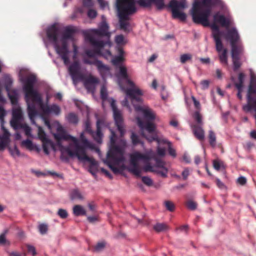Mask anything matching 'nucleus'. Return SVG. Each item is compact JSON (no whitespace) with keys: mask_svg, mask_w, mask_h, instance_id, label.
I'll return each instance as SVG.
<instances>
[{"mask_svg":"<svg viewBox=\"0 0 256 256\" xmlns=\"http://www.w3.org/2000/svg\"><path fill=\"white\" fill-rule=\"evenodd\" d=\"M186 206L189 210H194L196 209L198 204L192 200H188L186 202Z\"/></svg>","mask_w":256,"mask_h":256,"instance_id":"58836bf2","label":"nucleus"},{"mask_svg":"<svg viewBox=\"0 0 256 256\" xmlns=\"http://www.w3.org/2000/svg\"><path fill=\"white\" fill-rule=\"evenodd\" d=\"M200 84L202 89H207L209 86L210 82L208 80H204L200 82Z\"/></svg>","mask_w":256,"mask_h":256,"instance_id":"774afa93","label":"nucleus"},{"mask_svg":"<svg viewBox=\"0 0 256 256\" xmlns=\"http://www.w3.org/2000/svg\"><path fill=\"white\" fill-rule=\"evenodd\" d=\"M227 50L224 49L222 52L219 55V58L221 63L224 64H228Z\"/></svg>","mask_w":256,"mask_h":256,"instance_id":"2f4dec72","label":"nucleus"},{"mask_svg":"<svg viewBox=\"0 0 256 256\" xmlns=\"http://www.w3.org/2000/svg\"><path fill=\"white\" fill-rule=\"evenodd\" d=\"M220 3V0H202L195 2L191 10L193 22L204 26H208V18L211 14L212 7L218 5Z\"/></svg>","mask_w":256,"mask_h":256,"instance_id":"39448f33","label":"nucleus"},{"mask_svg":"<svg viewBox=\"0 0 256 256\" xmlns=\"http://www.w3.org/2000/svg\"><path fill=\"white\" fill-rule=\"evenodd\" d=\"M216 42V50L218 52H222L223 50V44L220 39V36H218L217 35L215 36L214 38Z\"/></svg>","mask_w":256,"mask_h":256,"instance_id":"c85d7f7f","label":"nucleus"},{"mask_svg":"<svg viewBox=\"0 0 256 256\" xmlns=\"http://www.w3.org/2000/svg\"><path fill=\"white\" fill-rule=\"evenodd\" d=\"M136 3L142 8H150L154 4L158 10L165 7L164 0H138Z\"/></svg>","mask_w":256,"mask_h":256,"instance_id":"ddd939ff","label":"nucleus"},{"mask_svg":"<svg viewBox=\"0 0 256 256\" xmlns=\"http://www.w3.org/2000/svg\"><path fill=\"white\" fill-rule=\"evenodd\" d=\"M20 80L24 83L23 89L24 92V98L28 106V112L30 119L34 122V118L38 114L36 106H38L44 116L50 114L58 115L60 108L56 104L50 106L44 104L41 94L34 89V85L36 81V76L30 74L26 78H21Z\"/></svg>","mask_w":256,"mask_h":256,"instance_id":"f03ea898","label":"nucleus"},{"mask_svg":"<svg viewBox=\"0 0 256 256\" xmlns=\"http://www.w3.org/2000/svg\"><path fill=\"white\" fill-rule=\"evenodd\" d=\"M73 213L76 216H84L86 212L80 205H76L73 208Z\"/></svg>","mask_w":256,"mask_h":256,"instance_id":"a878e982","label":"nucleus"},{"mask_svg":"<svg viewBox=\"0 0 256 256\" xmlns=\"http://www.w3.org/2000/svg\"><path fill=\"white\" fill-rule=\"evenodd\" d=\"M58 132L54 135V138L58 142L62 140H70L72 142H76V138L74 137L70 134H68L63 130H60V128H58Z\"/></svg>","mask_w":256,"mask_h":256,"instance_id":"412c9836","label":"nucleus"},{"mask_svg":"<svg viewBox=\"0 0 256 256\" xmlns=\"http://www.w3.org/2000/svg\"><path fill=\"white\" fill-rule=\"evenodd\" d=\"M27 249L28 252L31 253L33 256H36V254L35 248L30 245L27 246Z\"/></svg>","mask_w":256,"mask_h":256,"instance_id":"e2e57ef3","label":"nucleus"},{"mask_svg":"<svg viewBox=\"0 0 256 256\" xmlns=\"http://www.w3.org/2000/svg\"><path fill=\"white\" fill-rule=\"evenodd\" d=\"M115 41L118 44H123L124 41V36L122 34L118 35L115 38Z\"/></svg>","mask_w":256,"mask_h":256,"instance_id":"4d7b16f0","label":"nucleus"},{"mask_svg":"<svg viewBox=\"0 0 256 256\" xmlns=\"http://www.w3.org/2000/svg\"><path fill=\"white\" fill-rule=\"evenodd\" d=\"M153 229L157 232H164L168 229V226L164 223L158 222L152 226Z\"/></svg>","mask_w":256,"mask_h":256,"instance_id":"b1692460","label":"nucleus"},{"mask_svg":"<svg viewBox=\"0 0 256 256\" xmlns=\"http://www.w3.org/2000/svg\"><path fill=\"white\" fill-rule=\"evenodd\" d=\"M18 128H23L24 130L26 135L30 136L31 132V128L26 124H20L18 126Z\"/></svg>","mask_w":256,"mask_h":256,"instance_id":"37998d69","label":"nucleus"},{"mask_svg":"<svg viewBox=\"0 0 256 256\" xmlns=\"http://www.w3.org/2000/svg\"><path fill=\"white\" fill-rule=\"evenodd\" d=\"M168 6L171 8L173 18L179 19L182 22L186 21V14L180 11V9L182 10L186 7L185 0L178 2L176 0H171Z\"/></svg>","mask_w":256,"mask_h":256,"instance_id":"9b49d317","label":"nucleus"},{"mask_svg":"<svg viewBox=\"0 0 256 256\" xmlns=\"http://www.w3.org/2000/svg\"><path fill=\"white\" fill-rule=\"evenodd\" d=\"M10 132L6 129L4 128V134L2 136H0V140H4L10 143Z\"/></svg>","mask_w":256,"mask_h":256,"instance_id":"4c0bfd02","label":"nucleus"},{"mask_svg":"<svg viewBox=\"0 0 256 256\" xmlns=\"http://www.w3.org/2000/svg\"><path fill=\"white\" fill-rule=\"evenodd\" d=\"M22 144L25 146L27 148L29 149H32V142L28 139L22 142Z\"/></svg>","mask_w":256,"mask_h":256,"instance_id":"13d9d810","label":"nucleus"},{"mask_svg":"<svg viewBox=\"0 0 256 256\" xmlns=\"http://www.w3.org/2000/svg\"><path fill=\"white\" fill-rule=\"evenodd\" d=\"M22 118V110L18 108L14 110L12 113V118L10 122L12 126L15 130L18 129V126L22 124L20 121Z\"/></svg>","mask_w":256,"mask_h":256,"instance_id":"2eb2a0df","label":"nucleus"},{"mask_svg":"<svg viewBox=\"0 0 256 256\" xmlns=\"http://www.w3.org/2000/svg\"><path fill=\"white\" fill-rule=\"evenodd\" d=\"M162 142L164 144H168V154L173 158H176V150L172 147V144L170 142L166 140H163Z\"/></svg>","mask_w":256,"mask_h":256,"instance_id":"473e14b6","label":"nucleus"},{"mask_svg":"<svg viewBox=\"0 0 256 256\" xmlns=\"http://www.w3.org/2000/svg\"><path fill=\"white\" fill-rule=\"evenodd\" d=\"M10 99L11 101V102L13 104H16L18 102V97L16 94H10L9 95Z\"/></svg>","mask_w":256,"mask_h":256,"instance_id":"680f3d73","label":"nucleus"},{"mask_svg":"<svg viewBox=\"0 0 256 256\" xmlns=\"http://www.w3.org/2000/svg\"><path fill=\"white\" fill-rule=\"evenodd\" d=\"M237 182L240 185L244 186L246 182V179L245 177L241 176L238 178Z\"/></svg>","mask_w":256,"mask_h":256,"instance_id":"0e129e2a","label":"nucleus"},{"mask_svg":"<svg viewBox=\"0 0 256 256\" xmlns=\"http://www.w3.org/2000/svg\"><path fill=\"white\" fill-rule=\"evenodd\" d=\"M118 68H119L118 76L120 78L126 80L127 84L130 86L134 87V82L128 78L126 67L123 66H120Z\"/></svg>","mask_w":256,"mask_h":256,"instance_id":"6ab92c4d","label":"nucleus"},{"mask_svg":"<svg viewBox=\"0 0 256 256\" xmlns=\"http://www.w3.org/2000/svg\"><path fill=\"white\" fill-rule=\"evenodd\" d=\"M106 164H108V166H109V168L112 170V171L114 174H118L120 172V170L118 168L114 166L108 160L106 162Z\"/></svg>","mask_w":256,"mask_h":256,"instance_id":"3c124183","label":"nucleus"},{"mask_svg":"<svg viewBox=\"0 0 256 256\" xmlns=\"http://www.w3.org/2000/svg\"><path fill=\"white\" fill-rule=\"evenodd\" d=\"M108 24L105 21H102L98 29H92L84 32L86 40L89 42L93 49H87L84 50L86 56L83 57V62L86 64L95 66L104 80L110 75V68L109 66L98 60L97 57L102 56L108 59L111 56L112 54L110 50H104L106 44L110 46V43L100 40L96 38V36L109 38L110 33L108 32Z\"/></svg>","mask_w":256,"mask_h":256,"instance_id":"f257e3e1","label":"nucleus"},{"mask_svg":"<svg viewBox=\"0 0 256 256\" xmlns=\"http://www.w3.org/2000/svg\"><path fill=\"white\" fill-rule=\"evenodd\" d=\"M126 96L128 97L132 104L136 112H140L142 113L144 118L147 122H152L156 118L154 112L148 107H142L140 106L136 105L134 102H142L141 96L142 92L140 90L135 88H128L126 90Z\"/></svg>","mask_w":256,"mask_h":256,"instance_id":"6e6552de","label":"nucleus"},{"mask_svg":"<svg viewBox=\"0 0 256 256\" xmlns=\"http://www.w3.org/2000/svg\"><path fill=\"white\" fill-rule=\"evenodd\" d=\"M97 16V12L93 9H90L88 12V16L90 18H94Z\"/></svg>","mask_w":256,"mask_h":256,"instance_id":"6e6d98bb","label":"nucleus"},{"mask_svg":"<svg viewBox=\"0 0 256 256\" xmlns=\"http://www.w3.org/2000/svg\"><path fill=\"white\" fill-rule=\"evenodd\" d=\"M98 82V80L96 78L92 76H90L86 79L84 81V86L87 89L89 90L91 88L92 84H96Z\"/></svg>","mask_w":256,"mask_h":256,"instance_id":"5701e85b","label":"nucleus"},{"mask_svg":"<svg viewBox=\"0 0 256 256\" xmlns=\"http://www.w3.org/2000/svg\"><path fill=\"white\" fill-rule=\"evenodd\" d=\"M142 135L145 137L146 140H148L149 142H152V141H156L158 142H160V140H158L156 135L152 134L150 136H146L144 132H142Z\"/></svg>","mask_w":256,"mask_h":256,"instance_id":"8fccbe9b","label":"nucleus"},{"mask_svg":"<svg viewBox=\"0 0 256 256\" xmlns=\"http://www.w3.org/2000/svg\"><path fill=\"white\" fill-rule=\"evenodd\" d=\"M70 198L72 200H82L83 196L80 192L78 190H74L70 194Z\"/></svg>","mask_w":256,"mask_h":256,"instance_id":"f704fd0d","label":"nucleus"},{"mask_svg":"<svg viewBox=\"0 0 256 256\" xmlns=\"http://www.w3.org/2000/svg\"><path fill=\"white\" fill-rule=\"evenodd\" d=\"M101 120H98L96 122V132H94V131L90 136L94 138V140L98 143H101L102 142V134L101 131L100 124Z\"/></svg>","mask_w":256,"mask_h":256,"instance_id":"4be33fe9","label":"nucleus"},{"mask_svg":"<svg viewBox=\"0 0 256 256\" xmlns=\"http://www.w3.org/2000/svg\"><path fill=\"white\" fill-rule=\"evenodd\" d=\"M234 66V71H236L241 66L242 63L240 62V57H232Z\"/></svg>","mask_w":256,"mask_h":256,"instance_id":"72a5a7b5","label":"nucleus"},{"mask_svg":"<svg viewBox=\"0 0 256 256\" xmlns=\"http://www.w3.org/2000/svg\"><path fill=\"white\" fill-rule=\"evenodd\" d=\"M132 143L134 145H136L140 144L141 142L139 139L138 136L134 132H132L130 136Z\"/></svg>","mask_w":256,"mask_h":256,"instance_id":"c03bdc74","label":"nucleus"},{"mask_svg":"<svg viewBox=\"0 0 256 256\" xmlns=\"http://www.w3.org/2000/svg\"><path fill=\"white\" fill-rule=\"evenodd\" d=\"M135 4V0H116L120 27L124 32L128 31V16L136 12Z\"/></svg>","mask_w":256,"mask_h":256,"instance_id":"423d86ee","label":"nucleus"},{"mask_svg":"<svg viewBox=\"0 0 256 256\" xmlns=\"http://www.w3.org/2000/svg\"><path fill=\"white\" fill-rule=\"evenodd\" d=\"M83 4L86 7L90 8L94 4L92 0H83Z\"/></svg>","mask_w":256,"mask_h":256,"instance_id":"338daca9","label":"nucleus"},{"mask_svg":"<svg viewBox=\"0 0 256 256\" xmlns=\"http://www.w3.org/2000/svg\"><path fill=\"white\" fill-rule=\"evenodd\" d=\"M75 32L74 29L70 27H66L63 32L62 38L60 40L62 44L58 43V36L59 28L56 24H54L50 26L46 30V35L48 39L52 42L56 53L60 56L66 65L70 63L68 58L69 50L67 40L71 39Z\"/></svg>","mask_w":256,"mask_h":256,"instance_id":"20e7f679","label":"nucleus"},{"mask_svg":"<svg viewBox=\"0 0 256 256\" xmlns=\"http://www.w3.org/2000/svg\"><path fill=\"white\" fill-rule=\"evenodd\" d=\"M208 138L210 146L212 148L215 147L216 145V136L212 130H210L208 132Z\"/></svg>","mask_w":256,"mask_h":256,"instance_id":"7c9ffc66","label":"nucleus"},{"mask_svg":"<svg viewBox=\"0 0 256 256\" xmlns=\"http://www.w3.org/2000/svg\"><path fill=\"white\" fill-rule=\"evenodd\" d=\"M66 118L70 123L74 124H77L78 122V118L77 115L74 112L69 113L66 116Z\"/></svg>","mask_w":256,"mask_h":256,"instance_id":"cd10ccee","label":"nucleus"},{"mask_svg":"<svg viewBox=\"0 0 256 256\" xmlns=\"http://www.w3.org/2000/svg\"><path fill=\"white\" fill-rule=\"evenodd\" d=\"M142 180L146 185L149 186H152L153 184L152 180L148 176H142Z\"/></svg>","mask_w":256,"mask_h":256,"instance_id":"de8ad7c7","label":"nucleus"},{"mask_svg":"<svg viewBox=\"0 0 256 256\" xmlns=\"http://www.w3.org/2000/svg\"><path fill=\"white\" fill-rule=\"evenodd\" d=\"M192 102H194L195 108L196 109H198V110H200V102L198 100H197L194 96H192Z\"/></svg>","mask_w":256,"mask_h":256,"instance_id":"69168bd1","label":"nucleus"},{"mask_svg":"<svg viewBox=\"0 0 256 256\" xmlns=\"http://www.w3.org/2000/svg\"><path fill=\"white\" fill-rule=\"evenodd\" d=\"M42 148L44 153L46 154H49L48 147L52 144V142L49 139L42 141Z\"/></svg>","mask_w":256,"mask_h":256,"instance_id":"e433bc0d","label":"nucleus"},{"mask_svg":"<svg viewBox=\"0 0 256 256\" xmlns=\"http://www.w3.org/2000/svg\"><path fill=\"white\" fill-rule=\"evenodd\" d=\"M80 140L82 144V146L86 148H92V144L88 140L84 135V132L81 133L80 137Z\"/></svg>","mask_w":256,"mask_h":256,"instance_id":"bb28decb","label":"nucleus"},{"mask_svg":"<svg viewBox=\"0 0 256 256\" xmlns=\"http://www.w3.org/2000/svg\"><path fill=\"white\" fill-rule=\"evenodd\" d=\"M38 230L42 234H46L48 230V226L46 224H41L38 226Z\"/></svg>","mask_w":256,"mask_h":256,"instance_id":"79ce46f5","label":"nucleus"},{"mask_svg":"<svg viewBox=\"0 0 256 256\" xmlns=\"http://www.w3.org/2000/svg\"><path fill=\"white\" fill-rule=\"evenodd\" d=\"M192 58V56L190 54H184L181 55L180 57V62L182 64H184L187 61L190 60Z\"/></svg>","mask_w":256,"mask_h":256,"instance_id":"a18cd8bd","label":"nucleus"},{"mask_svg":"<svg viewBox=\"0 0 256 256\" xmlns=\"http://www.w3.org/2000/svg\"><path fill=\"white\" fill-rule=\"evenodd\" d=\"M116 134L112 130L110 136V149L107 154V158L115 164H118L124 160V151L120 146L116 145Z\"/></svg>","mask_w":256,"mask_h":256,"instance_id":"9d476101","label":"nucleus"},{"mask_svg":"<svg viewBox=\"0 0 256 256\" xmlns=\"http://www.w3.org/2000/svg\"><path fill=\"white\" fill-rule=\"evenodd\" d=\"M74 144V150L72 151L68 147L61 146L60 151L62 152L61 159L68 160V158L64 156V153H66L70 157L76 156L78 158L82 161H86L90 162V172L94 174L92 172V169H96L98 167L97 162L92 158L88 156L86 154V150L80 144L78 140L76 138V142H73Z\"/></svg>","mask_w":256,"mask_h":256,"instance_id":"0eeeda50","label":"nucleus"},{"mask_svg":"<svg viewBox=\"0 0 256 256\" xmlns=\"http://www.w3.org/2000/svg\"><path fill=\"white\" fill-rule=\"evenodd\" d=\"M226 40H230L232 46V57L240 56L242 52L243 46L240 36L236 28L229 29L226 35Z\"/></svg>","mask_w":256,"mask_h":256,"instance_id":"1a4fd4ad","label":"nucleus"},{"mask_svg":"<svg viewBox=\"0 0 256 256\" xmlns=\"http://www.w3.org/2000/svg\"><path fill=\"white\" fill-rule=\"evenodd\" d=\"M84 126H85V131L87 132H88V134H90V135L92 133V130L91 128V126H90V122L88 120H86V122H85V123H84Z\"/></svg>","mask_w":256,"mask_h":256,"instance_id":"5fc2aeb1","label":"nucleus"},{"mask_svg":"<svg viewBox=\"0 0 256 256\" xmlns=\"http://www.w3.org/2000/svg\"><path fill=\"white\" fill-rule=\"evenodd\" d=\"M202 126L198 124H191V128L194 136L200 141L204 140V132Z\"/></svg>","mask_w":256,"mask_h":256,"instance_id":"a211bd4d","label":"nucleus"},{"mask_svg":"<svg viewBox=\"0 0 256 256\" xmlns=\"http://www.w3.org/2000/svg\"><path fill=\"white\" fill-rule=\"evenodd\" d=\"M157 154L160 156H164L166 154V149L158 146L157 148Z\"/></svg>","mask_w":256,"mask_h":256,"instance_id":"052dcab7","label":"nucleus"},{"mask_svg":"<svg viewBox=\"0 0 256 256\" xmlns=\"http://www.w3.org/2000/svg\"><path fill=\"white\" fill-rule=\"evenodd\" d=\"M110 106L114 113V118L118 132H120V136H123L125 133V129L124 123V118L120 111L117 108L116 100L112 99Z\"/></svg>","mask_w":256,"mask_h":256,"instance_id":"f8f14e48","label":"nucleus"},{"mask_svg":"<svg viewBox=\"0 0 256 256\" xmlns=\"http://www.w3.org/2000/svg\"><path fill=\"white\" fill-rule=\"evenodd\" d=\"M100 96L103 100L107 99L108 93L106 88L104 87H102L100 90Z\"/></svg>","mask_w":256,"mask_h":256,"instance_id":"864d4df0","label":"nucleus"},{"mask_svg":"<svg viewBox=\"0 0 256 256\" xmlns=\"http://www.w3.org/2000/svg\"><path fill=\"white\" fill-rule=\"evenodd\" d=\"M38 136L42 141L46 140L48 139L46 138V134L44 131L40 126H38Z\"/></svg>","mask_w":256,"mask_h":256,"instance_id":"ea45409f","label":"nucleus"},{"mask_svg":"<svg viewBox=\"0 0 256 256\" xmlns=\"http://www.w3.org/2000/svg\"><path fill=\"white\" fill-rule=\"evenodd\" d=\"M256 100V76L252 75L248 87L246 94L247 101H252Z\"/></svg>","mask_w":256,"mask_h":256,"instance_id":"4468645a","label":"nucleus"},{"mask_svg":"<svg viewBox=\"0 0 256 256\" xmlns=\"http://www.w3.org/2000/svg\"><path fill=\"white\" fill-rule=\"evenodd\" d=\"M143 160L144 165L142 170L145 172H152L160 175L162 178L167 177L168 170L165 166V162L156 155L151 149L146 151L145 154L136 152L130 155V166L128 170L137 177H140L142 168L138 161Z\"/></svg>","mask_w":256,"mask_h":256,"instance_id":"7ed1b4c3","label":"nucleus"},{"mask_svg":"<svg viewBox=\"0 0 256 256\" xmlns=\"http://www.w3.org/2000/svg\"><path fill=\"white\" fill-rule=\"evenodd\" d=\"M80 66L78 61L74 62L68 68L70 74L74 80L82 78V75L80 72Z\"/></svg>","mask_w":256,"mask_h":256,"instance_id":"dca6fc26","label":"nucleus"},{"mask_svg":"<svg viewBox=\"0 0 256 256\" xmlns=\"http://www.w3.org/2000/svg\"><path fill=\"white\" fill-rule=\"evenodd\" d=\"M58 215L62 218H66L68 216V213L66 210L62 208L58 209Z\"/></svg>","mask_w":256,"mask_h":256,"instance_id":"49530a36","label":"nucleus"},{"mask_svg":"<svg viewBox=\"0 0 256 256\" xmlns=\"http://www.w3.org/2000/svg\"><path fill=\"white\" fill-rule=\"evenodd\" d=\"M210 26L212 30L213 38H214L216 35L218 36H220L222 32L220 30L218 26L216 23H214L212 24Z\"/></svg>","mask_w":256,"mask_h":256,"instance_id":"c9c22d12","label":"nucleus"},{"mask_svg":"<svg viewBox=\"0 0 256 256\" xmlns=\"http://www.w3.org/2000/svg\"><path fill=\"white\" fill-rule=\"evenodd\" d=\"M214 20L215 22L219 23L223 27L228 28L230 24V21L228 18H226L224 15L219 14L218 13L214 15Z\"/></svg>","mask_w":256,"mask_h":256,"instance_id":"aec40b11","label":"nucleus"},{"mask_svg":"<svg viewBox=\"0 0 256 256\" xmlns=\"http://www.w3.org/2000/svg\"><path fill=\"white\" fill-rule=\"evenodd\" d=\"M0 140V151H3L10 143L4 140Z\"/></svg>","mask_w":256,"mask_h":256,"instance_id":"bf43d9fd","label":"nucleus"},{"mask_svg":"<svg viewBox=\"0 0 256 256\" xmlns=\"http://www.w3.org/2000/svg\"><path fill=\"white\" fill-rule=\"evenodd\" d=\"M106 244L104 242H98L94 246V250L96 252L101 251L105 247Z\"/></svg>","mask_w":256,"mask_h":256,"instance_id":"603ef678","label":"nucleus"},{"mask_svg":"<svg viewBox=\"0 0 256 256\" xmlns=\"http://www.w3.org/2000/svg\"><path fill=\"white\" fill-rule=\"evenodd\" d=\"M192 118L195 121V123L192 124H198L199 126H202L203 122L202 120V116L199 110H196L192 114Z\"/></svg>","mask_w":256,"mask_h":256,"instance_id":"393cba45","label":"nucleus"},{"mask_svg":"<svg viewBox=\"0 0 256 256\" xmlns=\"http://www.w3.org/2000/svg\"><path fill=\"white\" fill-rule=\"evenodd\" d=\"M164 206L166 210L170 211L173 212L175 210V206L174 204L170 200H166L164 202Z\"/></svg>","mask_w":256,"mask_h":256,"instance_id":"a19ab883","label":"nucleus"},{"mask_svg":"<svg viewBox=\"0 0 256 256\" xmlns=\"http://www.w3.org/2000/svg\"><path fill=\"white\" fill-rule=\"evenodd\" d=\"M137 124L141 130H146L150 134H152L155 130V126L152 122H144L140 117L136 118Z\"/></svg>","mask_w":256,"mask_h":256,"instance_id":"f3484780","label":"nucleus"},{"mask_svg":"<svg viewBox=\"0 0 256 256\" xmlns=\"http://www.w3.org/2000/svg\"><path fill=\"white\" fill-rule=\"evenodd\" d=\"M124 56H115L112 60V64L116 67L122 66L121 64L124 61Z\"/></svg>","mask_w":256,"mask_h":256,"instance_id":"c756f323","label":"nucleus"},{"mask_svg":"<svg viewBox=\"0 0 256 256\" xmlns=\"http://www.w3.org/2000/svg\"><path fill=\"white\" fill-rule=\"evenodd\" d=\"M13 80L12 78L9 76H6L4 78V82L6 89H8L12 86Z\"/></svg>","mask_w":256,"mask_h":256,"instance_id":"09e8293b","label":"nucleus"}]
</instances>
